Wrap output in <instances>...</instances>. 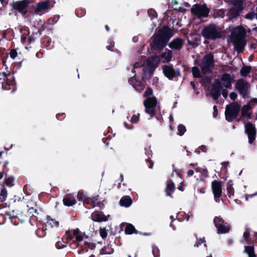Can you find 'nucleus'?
Instances as JSON below:
<instances>
[{
    "instance_id": "1",
    "label": "nucleus",
    "mask_w": 257,
    "mask_h": 257,
    "mask_svg": "<svg viewBox=\"0 0 257 257\" xmlns=\"http://www.w3.org/2000/svg\"><path fill=\"white\" fill-rule=\"evenodd\" d=\"M174 33L168 26L164 25L151 37L150 47L152 51H162L168 45Z\"/></svg>"
},
{
    "instance_id": "2",
    "label": "nucleus",
    "mask_w": 257,
    "mask_h": 257,
    "mask_svg": "<svg viewBox=\"0 0 257 257\" xmlns=\"http://www.w3.org/2000/svg\"><path fill=\"white\" fill-rule=\"evenodd\" d=\"M246 34L245 29L240 26L236 27L231 32V39L238 53H241L244 50L246 44L245 39Z\"/></svg>"
},
{
    "instance_id": "3",
    "label": "nucleus",
    "mask_w": 257,
    "mask_h": 257,
    "mask_svg": "<svg viewBox=\"0 0 257 257\" xmlns=\"http://www.w3.org/2000/svg\"><path fill=\"white\" fill-rule=\"evenodd\" d=\"M214 63V55L212 52H210L205 55L201 62L197 65L200 67L202 74L206 75L212 72Z\"/></svg>"
},
{
    "instance_id": "4",
    "label": "nucleus",
    "mask_w": 257,
    "mask_h": 257,
    "mask_svg": "<svg viewBox=\"0 0 257 257\" xmlns=\"http://www.w3.org/2000/svg\"><path fill=\"white\" fill-rule=\"evenodd\" d=\"M201 34L206 40L214 41L222 37L221 33L214 24H210L205 27L202 30Z\"/></svg>"
},
{
    "instance_id": "5",
    "label": "nucleus",
    "mask_w": 257,
    "mask_h": 257,
    "mask_svg": "<svg viewBox=\"0 0 257 257\" xmlns=\"http://www.w3.org/2000/svg\"><path fill=\"white\" fill-rule=\"evenodd\" d=\"M240 105L237 102H234L227 105L225 111V119L228 122H232L237 118L240 110Z\"/></svg>"
},
{
    "instance_id": "6",
    "label": "nucleus",
    "mask_w": 257,
    "mask_h": 257,
    "mask_svg": "<svg viewBox=\"0 0 257 257\" xmlns=\"http://www.w3.org/2000/svg\"><path fill=\"white\" fill-rule=\"evenodd\" d=\"M10 76H11L10 73L0 72V83H2V87L4 90H11V93H14L16 91L17 87L14 80L13 81L9 80Z\"/></svg>"
},
{
    "instance_id": "7",
    "label": "nucleus",
    "mask_w": 257,
    "mask_h": 257,
    "mask_svg": "<svg viewBox=\"0 0 257 257\" xmlns=\"http://www.w3.org/2000/svg\"><path fill=\"white\" fill-rule=\"evenodd\" d=\"M235 88L243 98L246 99L248 98L250 85L247 81L245 80L243 78L238 79L236 83Z\"/></svg>"
},
{
    "instance_id": "8",
    "label": "nucleus",
    "mask_w": 257,
    "mask_h": 257,
    "mask_svg": "<svg viewBox=\"0 0 257 257\" xmlns=\"http://www.w3.org/2000/svg\"><path fill=\"white\" fill-rule=\"evenodd\" d=\"M214 225L217 229L218 234L226 233L230 230V225L220 216H215L213 219Z\"/></svg>"
},
{
    "instance_id": "9",
    "label": "nucleus",
    "mask_w": 257,
    "mask_h": 257,
    "mask_svg": "<svg viewBox=\"0 0 257 257\" xmlns=\"http://www.w3.org/2000/svg\"><path fill=\"white\" fill-rule=\"evenodd\" d=\"M191 13L198 17L206 18L208 16L210 10L206 4L202 5L195 4L191 9Z\"/></svg>"
},
{
    "instance_id": "10",
    "label": "nucleus",
    "mask_w": 257,
    "mask_h": 257,
    "mask_svg": "<svg viewBox=\"0 0 257 257\" xmlns=\"http://www.w3.org/2000/svg\"><path fill=\"white\" fill-rule=\"evenodd\" d=\"M162 70L164 75L170 80H172L175 77L181 76L179 69H174L172 64L163 65Z\"/></svg>"
},
{
    "instance_id": "11",
    "label": "nucleus",
    "mask_w": 257,
    "mask_h": 257,
    "mask_svg": "<svg viewBox=\"0 0 257 257\" xmlns=\"http://www.w3.org/2000/svg\"><path fill=\"white\" fill-rule=\"evenodd\" d=\"M30 3L31 2L23 0L14 2L11 5L13 10L18 11L23 15H26L28 13L27 8Z\"/></svg>"
},
{
    "instance_id": "12",
    "label": "nucleus",
    "mask_w": 257,
    "mask_h": 257,
    "mask_svg": "<svg viewBox=\"0 0 257 257\" xmlns=\"http://www.w3.org/2000/svg\"><path fill=\"white\" fill-rule=\"evenodd\" d=\"M244 131L247 135L248 143L251 144L255 139L256 129L254 124L251 122L247 121L244 123Z\"/></svg>"
},
{
    "instance_id": "13",
    "label": "nucleus",
    "mask_w": 257,
    "mask_h": 257,
    "mask_svg": "<svg viewBox=\"0 0 257 257\" xmlns=\"http://www.w3.org/2000/svg\"><path fill=\"white\" fill-rule=\"evenodd\" d=\"M211 188L216 202L220 201V198L222 194V182L215 180L211 183Z\"/></svg>"
},
{
    "instance_id": "14",
    "label": "nucleus",
    "mask_w": 257,
    "mask_h": 257,
    "mask_svg": "<svg viewBox=\"0 0 257 257\" xmlns=\"http://www.w3.org/2000/svg\"><path fill=\"white\" fill-rule=\"evenodd\" d=\"M169 47L174 50L180 51L184 45V40L180 37H177L168 44Z\"/></svg>"
},
{
    "instance_id": "15",
    "label": "nucleus",
    "mask_w": 257,
    "mask_h": 257,
    "mask_svg": "<svg viewBox=\"0 0 257 257\" xmlns=\"http://www.w3.org/2000/svg\"><path fill=\"white\" fill-rule=\"evenodd\" d=\"M50 8L49 0H45L37 4L35 9V12L36 14H39L41 12L47 11Z\"/></svg>"
},
{
    "instance_id": "16",
    "label": "nucleus",
    "mask_w": 257,
    "mask_h": 257,
    "mask_svg": "<svg viewBox=\"0 0 257 257\" xmlns=\"http://www.w3.org/2000/svg\"><path fill=\"white\" fill-rule=\"evenodd\" d=\"M221 80L223 82L222 84L224 87L228 89L231 88V84L234 79L231 78L229 74L226 73L223 74L221 77Z\"/></svg>"
},
{
    "instance_id": "17",
    "label": "nucleus",
    "mask_w": 257,
    "mask_h": 257,
    "mask_svg": "<svg viewBox=\"0 0 257 257\" xmlns=\"http://www.w3.org/2000/svg\"><path fill=\"white\" fill-rule=\"evenodd\" d=\"M125 225L124 232L126 234H132L133 233L138 234V231L135 228V226L131 223H122L120 224V227L121 230H123V227Z\"/></svg>"
},
{
    "instance_id": "18",
    "label": "nucleus",
    "mask_w": 257,
    "mask_h": 257,
    "mask_svg": "<svg viewBox=\"0 0 257 257\" xmlns=\"http://www.w3.org/2000/svg\"><path fill=\"white\" fill-rule=\"evenodd\" d=\"M80 233V231L79 228H76L75 229H69L65 231V235L64 236L65 239L68 242L69 241L72 240L74 237L77 234Z\"/></svg>"
},
{
    "instance_id": "19",
    "label": "nucleus",
    "mask_w": 257,
    "mask_h": 257,
    "mask_svg": "<svg viewBox=\"0 0 257 257\" xmlns=\"http://www.w3.org/2000/svg\"><path fill=\"white\" fill-rule=\"evenodd\" d=\"M63 202L65 206L70 207L75 205L76 200L73 194H68L64 197Z\"/></svg>"
},
{
    "instance_id": "20",
    "label": "nucleus",
    "mask_w": 257,
    "mask_h": 257,
    "mask_svg": "<svg viewBox=\"0 0 257 257\" xmlns=\"http://www.w3.org/2000/svg\"><path fill=\"white\" fill-rule=\"evenodd\" d=\"M91 219L95 222L106 221L107 217L102 212H94L91 214Z\"/></svg>"
},
{
    "instance_id": "21",
    "label": "nucleus",
    "mask_w": 257,
    "mask_h": 257,
    "mask_svg": "<svg viewBox=\"0 0 257 257\" xmlns=\"http://www.w3.org/2000/svg\"><path fill=\"white\" fill-rule=\"evenodd\" d=\"M160 57L162 59H164V62L168 63L172 60L173 52L171 50L166 49L165 51L161 54Z\"/></svg>"
},
{
    "instance_id": "22",
    "label": "nucleus",
    "mask_w": 257,
    "mask_h": 257,
    "mask_svg": "<svg viewBox=\"0 0 257 257\" xmlns=\"http://www.w3.org/2000/svg\"><path fill=\"white\" fill-rule=\"evenodd\" d=\"M243 253H246L248 257H256L253 245H245Z\"/></svg>"
},
{
    "instance_id": "23",
    "label": "nucleus",
    "mask_w": 257,
    "mask_h": 257,
    "mask_svg": "<svg viewBox=\"0 0 257 257\" xmlns=\"http://www.w3.org/2000/svg\"><path fill=\"white\" fill-rule=\"evenodd\" d=\"M144 106H149L156 107L157 103V98L154 96L148 97L143 102Z\"/></svg>"
},
{
    "instance_id": "24",
    "label": "nucleus",
    "mask_w": 257,
    "mask_h": 257,
    "mask_svg": "<svg viewBox=\"0 0 257 257\" xmlns=\"http://www.w3.org/2000/svg\"><path fill=\"white\" fill-rule=\"evenodd\" d=\"M175 189V184L173 181L169 182L165 188V192L167 196L172 197V194Z\"/></svg>"
},
{
    "instance_id": "25",
    "label": "nucleus",
    "mask_w": 257,
    "mask_h": 257,
    "mask_svg": "<svg viewBox=\"0 0 257 257\" xmlns=\"http://www.w3.org/2000/svg\"><path fill=\"white\" fill-rule=\"evenodd\" d=\"M132 202L131 198L128 196L122 197L119 201L120 205L125 207H129L132 204Z\"/></svg>"
},
{
    "instance_id": "26",
    "label": "nucleus",
    "mask_w": 257,
    "mask_h": 257,
    "mask_svg": "<svg viewBox=\"0 0 257 257\" xmlns=\"http://www.w3.org/2000/svg\"><path fill=\"white\" fill-rule=\"evenodd\" d=\"M114 251L112 245L110 244L103 246L100 250V254H111Z\"/></svg>"
},
{
    "instance_id": "27",
    "label": "nucleus",
    "mask_w": 257,
    "mask_h": 257,
    "mask_svg": "<svg viewBox=\"0 0 257 257\" xmlns=\"http://www.w3.org/2000/svg\"><path fill=\"white\" fill-rule=\"evenodd\" d=\"M229 3L233 5L232 8H235L241 11L243 10V7L242 0H230Z\"/></svg>"
},
{
    "instance_id": "28",
    "label": "nucleus",
    "mask_w": 257,
    "mask_h": 257,
    "mask_svg": "<svg viewBox=\"0 0 257 257\" xmlns=\"http://www.w3.org/2000/svg\"><path fill=\"white\" fill-rule=\"evenodd\" d=\"M242 11L237 10L235 8H230L228 11V16L231 19L237 18Z\"/></svg>"
},
{
    "instance_id": "29",
    "label": "nucleus",
    "mask_w": 257,
    "mask_h": 257,
    "mask_svg": "<svg viewBox=\"0 0 257 257\" xmlns=\"http://www.w3.org/2000/svg\"><path fill=\"white\" fill-rule=\"evenodd\" d=\"M251 67L250 66H243L240 69V75L244 77H246L251 72Z\"/></svg>"
},
{
    "instance_id": "30",
    "label": "nucleus",
    "mask_w": 257,
    "mask_h": 257,
    "mask_svg": "<svg viewBox=\"0 0 257 257\" xmlns=\"http://www.w3.org/2000/svg\"><path fill=\"white\" fill-rule=\"evenodd\" d=\"M46 223L51 227H57L59 225L58 221H56L55 219L52 218L50 216H47V222Z\"/></svg>"
},
{
    "instance_id": "31",
    "label": "nucleus",
    "mask_w": 257,
    "mask_h": 257,
    "mask_svg": "<svg viewBox=\"0 0 257 257\" xmlns=\"http://www.w3.org/2000/svg\"><path fill=\"white\" fill-rule=\"evenodd\" d=\"M232 181L231 180H230L227 183V195L231 197V196L234 195V190L232 186Z\"/></svg>"
},
{
    "instance_id": "32",
    "label": "nucleus",
    "mask_w": 257,
    "mask_h": 257,
    "mask_svg": "<svg viewBox=\"0 0 257 257\" xmlns=\"http://www.w3.org/2000/svg\"><path fill=\"white\" fill-rule=\"evenodd\" d=\"M145 112L150 115V118H152L153 117H154L155 115H156V107L149 106H145Z\"/></svg>"
},
{
    "instance_id": "33",
    "label": "nucleus",
    "mask_w": 257,
    "mask_h": 257,
    "mask_svg": "<svg viewBox=\"0 0 257 257\" xmlns=\"http://www.w3.org/2000/svg\"><path fill=\"white\" fill-rule=\"evenodd\" d=\"M251 109V107L249 103L242 106L241 109V117H246L248 111Z\"/></svg>"
},
{
    "instance_id": "34",
    "label": "nucleus",
    "mask_w": 257,
    "mask_h": 257,
    "mask_svg": "<svg viewBox=\"0 0 257 257\" xmlns=\"http://www.w3.org/2000/svg\"><path fill=\"white\" fill-rule=\"evenodd\" d=\"M210 95L214 100H217L221 95V90L211 89Z\"/></svg>"
},
{
    "instance_id": "35",
    "label": "nucleus",
    "mask_w": 257,
    "mask_h": 257,
    "mask_svg": "<svg viewBox=\"0 0 257 257\" xmlns=\"http://www.w3.org/2000/svg\"><path fill=\"white\" fill-rule=\"evenodd\" d=\"M213 17L214 18L221 17L223 18L225 15V12L223 9L214 10Z\"/></svg>"
},
{
    "instance_id": "36",
    "label": "nucleus",
    "mask_w": 257,
    "mask_h": 257,
    "mask_svg": "<svg viewBox=\"0 0 257 257\" xmlns=\"http://www.w3.org/2000/svg\"><path fill=\"white\" fill-rule=\"evenodd\" d=\"M7 197V190L6 188L3 186L1 191L0 193V201L1 202H4Z\"/></svg>"
},
{
    "instance_id": "37",
    "label": "nucleus",
    "mask_w": 257,
    "mask_h": 257,
    "mask_svg": "<svg viewBox=\"0 0 257 257\" xmlns=\"http://www.w3.org/2000/svg\"><path fill=\"white\" fill-rule=\"evenodd\" d=\"M64 239H65V237H64V236H63L62 238V241H58L56 243L55 246L57 248L62 249V248H64V247H65L66 246V245H67L68 242L67 241H64L63 240Z\"/></svg>"
},
{
    "instance_id": "38",
    "label": "nucleus",
    "mask_w": 257,
    "mask_h": 257,
    "mask_svg": "<svg viewBox=\"0 0 257 257\" xmlns=\"http://www.w3.org/2000/svg\"><path fill=\"white\" fill-rule=\"evenodd\" d=\"M192 72L194 78H200L201 77L200 70L197 66H194L192 68Z\"/></svg>"
},
{
    "instance_id": "39",
    "label": "nucleus",
    "mask_w": 257,
    "mask_h": 257,
    "mask_svg": "<svg viewBox=\"0 0 257 257\" xmlns=\"http://www.w3.org/2000/svg\"><path fill=\"white\" fill-rule=\"evenodd\" d=\"M82 246L84 247V248H86L87 251L89 249L91 250L94 249L95 248L96 245L92 242L85 241Z\"/></svg>"
},
{
    "instance_id": "40",
    "label": "nucleus",
    "mask_w": 257,
    "mask_h": 257,
    "mask_svg": "<svg viewBox=\"0 0 257 257\" xmlns=\"http://www.w3.org/2000/svg\"><path fill=\"white\" fill-rule=\"evenodd\" d=\"M133 87L138 92H141L145 88V85L141 81L137 82Z\"/></svg>"
},
{
    "instance_id": "41",
    "label": "nucleus",
    "mask_w": 257,
    "mask_h": 257,
    "mask_svg": "<svg viewBox=\"0 0 257 257\" xmlns=\"http://www.w3.org/2000/svg\"><path fill=\"white\" fill-rule=\"evenodd\" d=\"M222 88V87L220 80L219 79H215L212 85V89L221 90Z\"/></svg>"
},
{
    "instance_id": "42",
    "label": "nucleus",
    "mask_w": 257,
    "mask_h": 257,
    "mask_svg": "<svg viewBox=\"0 0 257 257\" xmlns=\"http://www.w3.org/2000/svg\"><path fill=\"white\" fill-rule=\"evenodd\" d=\"M211 81V79L209 77L205 76L201 79L200 82L201 83L202 85L206 86L207 85L210 83Z\"/></svg>"
},
{
    "instance_id": "43",
    "label": "nucleus",
    "mask_w": 257,
    "mask_h": 257,
    "mask_svg": "<svg viewBox=\"0 0 257 257\" xmlns=\"http://www.w3.org/2000/svg\"><path fill=\"white\" fill-rule=\"evenodd\" d=\"M35 233L38 237L41 238L46 235V232L43 228H39L36 230Z\"/></svg>"
},
{
    "instance_id": "44",
    "label": "nucleus",
    "mask_w": 257,
    "mask_h": 257,
    "mask_svg": "<svg viewBox=\"0 0 257 257\" xmlns=\"http://www.w3.org/2000/svg\"><path fill=\"white\" fill-rule=\"evenodd\" d=\"M178 133L177 134L180 136H183L185 132L186 131V129L185 126L182 124H180L178 126Z\"/></svg>"
},
{
    "instance_id": "45",
    "label": "nucleus",
    "mask_w": 257,
    "mask_h": 257,
    "mask_svg": "<svg viewBox=\"0 0 257 257\" xmlns=\"http://www.w3.org/2000/svg\"><path fill=\"white\" fill-rule=\"evenodd\" d=\"M77 197L79 201H82L83 202L88 197L83 192L79 191L77 193Z\"/></svg>"
},
{
    "instance_id": "46",
    "label": "nucleus",
    "mask_w": 257,
    "mask_h": 257,
    "mask_svg": "<svg viewBox=\"0 0 257 257\" xmlns=\"http://www.w3.org/2000/svg\"><path fill=\"white\" fill-rule=\"evenodd\" d=\"M14 178L12 176H10L7 178L5 179V183L9 187H12L14 185L13 183Z\"/></svg>"
},
{
    "instance_id": "47",
    "label": "nucleus",
    "mask_w": 257,
    "mask_h": 257,
    "mask_svg": "<svg viewBox=\"0 0 257 257\" xmlns=\"http://www.w3.org/2000/svg\"><path fill=\"white\" fill-rule=\"evenodd\" d=\"M148 66L149 68V73L150 75H152L155 69H156L157 66L155 65V64L152 61H149L148 62Z\"/></svg>"
},
{
    "instance_id": "48",
    "label": "nucleus",
    "mask_w": 257,
    "mask_h": 257,
    "mask_svg": "<svg viewBox=\"0 0 257 257\" xmlns=\"http://www.w3.org/2000/svg\"><path fill=\"white\" fill-rule=\"evenodd\" d=\"M152 253L154 257H159L160 256V250L156 245L152 246Z\"/></svg>"
},
{
    "instance_id": "49",
    "label": "nucleus",
    "mask_w": 257,
    "mask_h": 257,
    "mask_svg": "<svg viewBox=\"0 0 257 257\" xmlns=\"http://www.w3.org/2000/svg\"><path fill=\"white\" fill-rule=\"evenodd\" d=\"M83 203L84 205H86V204L89 205L91 206H92L93 208H94L96 206L95 204L93 203L91 198H90L88 197L86 199V200H85Z\"/></svg>"
},
{
    "instance_id": "50",
    "label": "nucleus",
    "mask_w": 257,
    "mask_h": 257,
    "mask_svg": "<svg viewBox=\"0 0 257 257\" xmlns=\"http://www.w3.org/2000/svg\"><path fill=\"white\" fill-rule=\"evenodd\" d=\"M153 91L152 88L150 87H148L146 90H145L143 94V96L145 97H148L149 96H151L153 94Z\"/></svg>"
},
{
    "instance_id": "51",
    "label": "nucleus",
    "mask_w": 257,
    "mask_h": 257,
    "mask_svg": "<svg viewBox=\"0 0 257 257\" xmlns=\"http://www.w3.org/2000/svg\"><path fill=\"white\" fill-rule=\"evenodd\" d=\"M99 234L103 239H104L106 237L107 233L105 227L100 228L99 229Z\"/></svg>"
},
{
    "instance_id": "52",
    "label": "nucleus",
    "mask_w": 257,
    "mask_h": 257,
    "mask_svg": "<svg viewBox=\"0 0 257 257\" xmlns=\"http://www.w3.org/2000/svg\"><path fill=\"white\" fill-rule=\"evenodd\" d=\"M243 236L245 241L248 242L249 237V229L246 226L245 227V230L243 233Z\"/></svg>"
},
{
    "instance_id": "53",
    "label": "nucleus",
    "mask_w": 257,
    "mask_h": 257,
    "mask_svg": "<svg viewBox=\"0 0 257 257\" xmlns=\"http://www.w3.org/2000/svg\"><path fill=\"white\" fill-rule=\"evenodd\" d=\"M148 14L151 19H153L154 18L156 17L157 13L156 11L152 9H150L148 11Z\"/></svg>"
},
{
    "instance_id": "54",
    "label": "nucleus",
    "mask_w": 257,
    "mask_h": 257,
    "mask_svg": "<svg viewBox=\"0 0 257 257\" xmlns=\"http://www.w3.org/2000/svg\"><path fill=\"white\" fill-rule=\"evenodd\" d=\"M204 242H205V239L204 237H203L202 238H200L199 239H197L195 243L194 244V246L195 247H198L200 245Z\"/></svg>"
},
{
    "instance_id": "55",
    "label": "nucleus",
    "mask_w": 257,
    "mask_h": 257,
    "mask_svg": "<svg viewBox=\"0 0 257 257\" xmlns=\"http://www.w3.org/2000/svg\"><path fill=\"white\" fill-rule=\"evenodd\" d=\"M255 13L254 12H251L247 13L245 18L246 19L252 20L255 18Z\"/></svg>"
},
{
    "instance_id": "56",
    "label": "nucleus",
    "mask_w": 257,
    "mask_h": 257,
    "mask_svg": "<svg viewBox=\"0 0 257 257\" xmlns=\"http://www.w3.org/2000/svg\"><path fill=\"white\" fill-rule=\"evenodd\" d=\"M140 113L137 114L133 115L131 118V121L132 123H137L140 119Z\"/></svg>"
},
{
    "instance_id": "57",
    "label": "nucleus",
    "mask_w": 257,
    "mask_h": 257,
    "mask_svg": "<svg viewBox=\"0 0 257 257\" xmlns=\"http://www.w3.org/2000/svg\"><path fill=\"white\" fill-rule=\"evenodd\" d=\"M27 204L28 209H33L34 207L37 206V204L36 202L33 201L32 200H30L28 201Z\"/></svg>"
},
{
    "instance_id": "58",
    "label": "nucleus",
    "mask_w": 257,
    "mask_h": 257,
    "mask_svg": "<svg viewBox=\"0 0 257 257\" xmlns=\"http://www.w3.org/2000/svg\"><path fill=\"white\" fill-rule=\"evenodd\" d=\"M221 164L222 165L221 168V171L224 172H226L227 171V165L229 164V162H222Z\"/></svg>"
},
{
    "instance_id": "59",
    "label": "nucleus",
    "mask_w": 257,
    "mask_h": 257,
    "mask_svg": "<svg viewBox=\"0 0 257 257\" xmlns=\"http://www.w3.org/2000/svg\"><path fill=\"white\" fill-rule=\"evenodd\" d=\"M84 238V236L82 234H80V233L79 234H77L76 236V240L75 241L76 242H79L83 240ZM75 242V241H73Z\"/></svg>"
},
{
    "instance_id": "60",
    "label": "nucleus",
    "mask_w": 257,
    "mask_h": 257,
    "mask_svg": "<svg viewBox=\"0 0 257 257\" xmlns=\"http://www.w3.org/2000/svg\"><path fill=\"white\" fill-rule=\"evenodd\" d=\"M18 55L17 51L16 49H12L10 53V57L12 59H15Z\"/></svg>"
},
{
    "instance_id": "61",
    "label": "nucleus",
    "mask_w": 257,
    "mask_h": 257,
    "mask_svg": "<svg viewBox=\"0 0 257 257\" xmlns=\"http://www.w3.org/2000/svg\"><path fill=\"white\" fill-rule=\"evenodd\" d=\"M139 81H138L135 77H131L129 80H128V82L129 83L132 85L133 86H134L135 85V84L136 83H137V82H138Z\"/></svg>"
},
{
    "instance_id": "62",
    "label": "nucleus",
    "mask_w": 257,
    "mask_h": 257,
    "mask_svg": "<svg viewBox=\"0 0 257 257\" xmlns=\"http://www.w3.org/2000/svg\"><path fill=\"white\" fill-rule=\"evenodd\" d=\"M114 46V42L113 41L110 42L109 45L106 46V48L109 51H113V48Z\"/></svg>"
},
{
    "instance_id": "63",
    "label": "nucleus",
    "mask_w": 257,
    "mask_h": 257,
    "mask_svg": "<svg viewBox=\"0 0 257 257\" xmlns=\"http://www.w3.org/2000/svg\"><path fill=\"white\" fill-rule=\"evenodd\" d=\"M237 97V94L234 92H231L229 94V97L231 99L235 100Z\"/></svg>"
},
{
    "instance_id": "64",
    "label": "nucleus",
    "mask_w": 257,
    "mask_h": 257,
    "mask_svg": "<svg viewBox=\"0 0 257 257\" xmlns=\"http://www.w3.org/2000/svg\"><path fill=\"white\" fill-rule=\"evenodd\" d=\"M213 109V116L214 118H216L218 115V109H217V106L216 105H214Z\"/></svg>"
}]
</instances>
